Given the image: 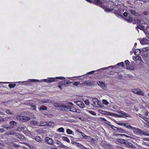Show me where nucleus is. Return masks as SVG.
Returning <instances> with one entry per match:
<instances>
[{
    "label": "nucleus",
    "mask_w": 149,
    "mask_h": 149,
    "mask_svg": "<svg viewBox=\"0 0 149 149\" xmlns=\"http://www.w3.org/2000/svg\"><path fill=\"white\" fill-rule=\"evenodd\" d=\"M130 129H132L133 130L134 132L135 133H138L140 134L144 135H149L148 134L146 133L144 131L138 128L131 126Z\"/></svg>",
    "instance_id": "f257e3e1"
},
{
    "label": "nucleus",
    "mask_w": 149,
    "mask_h": 149,
    "mask_svg": "<svg viewBox=\"0 0 149 149\" xmlns=\"http://www.w3.org/2000/svg\"><path fill=\"white\" fill-rule=\"evenodd\" d=\"M17 120L24 122L29 121L30 120V118L27 116H23L20 115H17L16 116Z\"/></svg>",
    "instance_id": "f03ea898"
},
{
    "label": "nucleus",
    "mask_w": 149,
    "mask_h": 149,
    "mask_svg": "<svg viewBox=\"0 0 149 149\" xmlns=\"http://www.w3.org/2000/svg\"><path fill=\"white\" fill-rule=\"evenodd\" d=\"M61 107L63 108L61 109L62 110H64L66 111H72V110H71V109L72 108V106L70 105H65L64 104H61Z\"/></svg>",
    "instance_id": "7ed1b4c3"
},
{
    "label": "nucleus",
    "mask_w": 149,
    "mask_h": 149,
    "mask_svg": "<svg viewBox=\"0 0 149 149\" xmlns=\"http://www.w3.org/2000/svg\"><path fill=\"white\" fill-rule=\"evenodd\" d=\"M47 125L49 127H52V122L50 121H40L39 122V126H44Z\"/></svg>",
    "instance_id": "20e7f679"
},
{
    "label": "nucleus",
    "mask_w": 149,
    "mask_h": 149,
    "mask_svg": "<svg viewBox=\"0 0 149 149\" xmlns=\"http://www.w3.org/2000/svg\"><path fill=\"white\" fill-rule=\"evenodd\" d=\"M101 113L103 114L109 115L112 116H119L118 114L104 111H102Z\"/></svg>",
    "instance_id": "39448f33"
},
{
    "label": "nucleus",
    "mask_w": 149,
    "mask_h": 149,
    "mask_svg": "<svg viewBox=\"0 0 149 149\" xmlns=\"http://www.w3.org/2000/svg\"><path fill=\"white\" fill-rule=\"evenodd\" d=\"M119 114H120V115H118L119 116H115L116 117H130V116L127 113H125V112L122 111H118V112Z\"/></svg>",
    "instance_id": "423d86ee"
},
{
    "label": "nucleus",
    "mask_w": 149,
    "mask_h": 149,
    "mask_svg": "<svg viewBox=\"0 0 149 149\" xmlns=\"http://www.w3.org/2000/svg\"><path fill=\"white\" fill-rule=\"evenodd\" d=\"M90 99L91 101L93 102L92 104H91L93 106L96 107L97 106V103L98 101L97 98L91 97Z\"/></svg>",
    "instance_id": "0eeeda50"
},
{
    "label": "nucleus",
    "mask_w": 149,
    "mask_h": 149,
    "mask_svg": "<svg viewBox=\"0 0 149 149\" xmlns=\"http://www.w3.org/2000/svg\"><path fill=\"white\" fill-rule=\"evenodd\" d=\"M45 140L49 144L51 145H54L53 141L52 139L49 137H47L45 138Z\"/></svg>",
    "instance_id": "6e6552de"
},
{
    "label": "nucleus",
    "mask_w": 149,
    "mask_h": 149,
    "mask_svg": "<svg viewBox=\"0 0 149 149\" xmlns=\"http://www.w3.org/2000/svg\"><path fill=\"white\" fill-rule=\"evenodd\" d=\"M99 86L104 90L107 89V86L102 81H99L97 83Z\"/></svg>",
    "instance_id": "1a4fd4ad"
},
{
    "label": "nucleus",
    "mask_w": 149,
    "mask_h": 149,
    "mask_svg": "<svg viewBox=\"0 0 149 149\" xmlns=\"http://www.w3.org/2000/svg\"><path fill=\"white\" fill-rule=\"evenodd\" d=\"M41 102L44 103H52L54 102V100L51 99H44L42 100Z\"/></svg>",
    "instance_id": "9d476101"
},
{
    "label": "nucleus",
    "mask_w": 149,
    "mask_h": 149,
    "mask_svg": "<svg viewBox=\"0 0 149 149\" xmlns=\"http://www.w3.org/2000/svg\"><path fill=\"white\" fill-rule=\"evenodd\" d=\"M125 145L127 146L128 147H131L132 148H134L135 147L134 145L132 144V143H130L128 141H126V142L125 143Z\"/></svg>",
    "instance_id": "9b49d317"
},
{
    "label": "nucleus",
    "mask_w": 149,
    "mask_h": 149,
    "mask_svg": "<svg viewBox=\"0 0 149 149\" xmlns=\"http://www.w3.org/2000/svg\"><path fill=\"white\" fill-rule=\"evenodd\" d=\"M30 124L32 126H39V121L33 120L31 121Z\"/></svg>",
    "instance_id": "f8f14e48"
},
{
    "label": "nucleus",
    "mask_w": 149,
    "mask_h": 149,
    "mask_svg": "<svg viewBox=\"0 0 149 149\" xmlns=\"http://www.w3.org/2000/svg\"><path fill=\"white\" fill-rule=\"evenodd\" d=\"M140 42L142 45L145 44H148L149 42L148 40L146 38H143L140 40Z\"/></svg>",
    "instance_id": "ddd939ff"
},
{
    "label": "nucleus",
    "mask_w": 149,
    "mask_h": 149,
    "mask_svg": "<svg viewBox=\"0 0 149 149\" xmlns=\"http://www.w3.org/2000/svg\"><path fill=\"white\" fill-rule=\"evenodd\" d=\"M9 124L10 126V127L13 128L17 126V123L14 121H12L9 123Z\"/></svg>",
    "instance_id": "4468645a"
},
{
    "label": "nucleus",
    "mask_w": 149,
    "mask_h": 149,
    "mask_svg": "<svg viewBox=\"0 0 149 149\" xmlns=\"http://www.w3.org/2000/svg\"><path fill=\"white\" fill-rule=\"evenodd\" d=\"M76 104L81 108H83L84 107V104L81 101H77L76 102Z\"/></svg>",
    "instance_id": "2eb2a0df"
},
{
    "label": "nucleus",
    "mask_w": 149,
    "mask_h": 149,
    "mask_svg": "<svg viewBox=\"0 0 149 149\" xmlns=\"http://www.w3.org/2000/svg\"><path fill=\"white\" fill-rule=\"evenodd\" d=\"M55 79L54 78H49L47 79H45L44 81L48 83H50L52 81H56Z\"/></svg>",
    "instance_id": "dca6fc26"
},
{
    "label": "nucleus",
    "mask_w": 149,
    "mask_h": 149,
    "mask_svg": "<svg viewBox=\"0 0 149 149\" xmlns=\"http://www.w3.org/2000/svg\"><path fill=\"white\" fill-rule=\"evenodd\" d=\"M15 135L17 138L22 139H25V137L23 135L20 134H16Z\"/></svg>",
    "instance_id": "f3484780"
},
{
    "label": "nucleus",
    "mask_w": 149,
    "mask_h": 149,
    "mask_svg": "<svg viewBox=\"0 0 149 149\" xmlns=\"http://www.w3.org/2000/svg\"><path fill=\"white\" fill-rule=\"evenodd\" d=\"M118 124L121 125H124L127 128H128L129 129H130L131 126L130 125H128L127 123H119Z\"/></svg>",
    "instance_id": "a211bd4d"
},
{
    "label": "nucleus",
    "mask_w": 149,
    "mask_h": 149,
    "mask_svg": "<svg viewBox=\"0 0 149 149\" xmlns=\"http://www.w3.org/2000/svg\"><path fill=\"white\" fill-rule=\"evenodd\" d=\"M5 134L8 136H14L16 134L15 133L13 132L12 131L9 132H6L5 133Z\"/></svg>",
    "instance_id": "6ab92c4d"
},
{
    "label": "nucleus",
    "mask_w": 149,
    "mask_h": 149,
    "mask_svg": "<svg viewBox=\"0 0 149 149\" xmlns=\"http://www.w3.org/2000/svg\"><path fill=\"white\" fill-rule=\"evenodd\" d=\"M134 19L133 17L128 16L126 19V20L128 22H131L133 21Z\"/></svg>",
    "instance_id": "aec40b11"
},
{
    "label": "nucleus",
    "mask_w": 149,
    "mask_h": 149,
    "mask_svg": "<svg viewBox=\"0 0 149 149\" xmlns=\"http://www.w3.org/2000/svg\"><path fill=\"white\" fill-rule=\"evenodd\" d=\"M117 141L119 142L122 143L124 144H125V143L126 142V141L125 140L123 139H117Z\"/></svg>",
    "instance_id": "412c9836"
},
{
    "label": "nucleus",
    "mask_w": 149,
    "mask_h": 149,
    "mask_svg": "<svg viewBox=\"0 0 149 149\" xmlns=\"http://www.w3.org/2000/svg\"><path fill=\"white\" fill-rule=\"evenodd\" d=\"M93 3L98 5L100 4H101L102 3L101 1H100V0H95L94 1Z\"/></svg>",
    "instance_id": "4be33fe9"
},
{
    "label": "nucleus",
    "mask_w": 149,
    "mask_h": 149,
    "mask_svg": "<svg viewBox=\"0 0 149 149\" xmlns=\"http://www.w3.org/2000/svg\"><path fill=\"white\" fill-rule=\"evenodd\" d=\"M76 146H78L81 148H84V147L83 145L78 143H76Z\"/></svg>",
    "instance_id": "5701e85b"
},
{
    "label": "nucleus",
    "mask_w": 149,
    "mask_h": 149,
    "mask_svg": "<svg viewBox=\"0 0 149 149\" xmlns=\"http://www.w3.org/2000/svg\"><path fill=\"white\" fill-rule=\"evenodd\" d=\"M34 138L36 141L38 142L41 141V139L39 136H36Z\"/></svg>",
    "instance_id": "b1692460"
},
{
    "label": "nucleus",
    "mask_w": 149,
    "mask_h": 149,
    "mask_svg": "<svg viewBox=\"0 0 149 149\" xmlns=\"http://www.w3.org/2000/svg\"><path fill=\"white\" fill-rule=\"evenodd\" d=\"M62 139L64 141H65L68 142H70V140L67 137L65 136H63Z\"/></svg>",
    "instance_id": "393cba45"
},
{
    "label": "nucleus",
    "mask_w": 149,
    "mask_h": 149,
    "mask_svg": "<svg viewBox=\"0 0 149 149\" xmlns=\"http://www.w3.org/2000/svg\"><path fill=\"white\" fill-rule=\"evenodd\" d=\"M47 109V107L44 106H41L40 108V109L41 110H46Z\"/></svg>",
    "instance_id": "a878e982"
},
{
    "label": "nucleus",
    "mask_w": 149,
    "mask_h": 149,
    "mask_svg": "<svg viewBox=\"0 0 149 149\" xmlns=\"http://www.w3.org/2000/svg\"><path fill=\"white\" fill-rule=\"evenodd\" d=\"M57 130L59 132L64 133V130L63 127H61L58 128Z\"/></svg>",
    "instance_id": "bb28decb"
},
{
    "label": "nucleus",
    "mask_w": 149,
    "mask_h": 149,
    "mask_svg": "<svg viewBox=\"0 0 149 149\" xmlns=\"http://www.w3.org/2000/svg\"><path fill=\"white\" fill-rule=\"evenodd\" d=\"M115 127L117 128V130L118 131L121 133H123L124 132V131L123 129L120 128H118L117 127Z\"/></svg>",
    "instance_id": "cd10ccee"
},
{
    "label": "nucleus",
    "mask_w": 149,
    "mask_h": 149,
    "mask_svg": "<svg viewBox=\"0 0 149 149\" xmlns=\"http://www.w3.org/2000/svg\"><path fill=\"white\" fill-rule=\"evenodd\" d=\"M5 112L6 113L8 114H11V115H13L14 114L12 112H11L10 110H9V109H7V110H6V111H5Z\"/></svg>",
    "instance_id": "c85d7f7f"
},
{
    "label": "nucleus",
    "mask_w": 149,
    "mask_h": 149,
    "mask_svg": "<svg viewBox=\"0 0 149 149\" xmlns=\"http://www.w3.org/2000/svg\"><path fill=\"white\" fill-rule=\"evenodd\" d=\"M10 118H11V117H6L5 118H4V119H0V121L3 122V121H4L5 120H9Z\"/></svg>",
    "instance_id": "c756f323"
},
{
    "label": "nucleus",
    "mask_w": 149,
    "mask_h": 149,
    "mask_svg": "<svg viewBox=\"0 0 149 149\" xmlns=\"http://www.w3.org/2000/svg\"><path fill=\"white\" fill-rule=\"evenodd\" d=\"M143 52H146L149 50V47H144L142 49Z\"/></svg>",
    "instance_id": "7c9ffc66"
},
{
    "label": "nucleus",
    "mask_w": 149,
    "mask_h": 149,
    "mask_svg": "<svg viewBox=\"0 0 149 149\" xmlns=\"http://www.w3.org/2000/svg\"><path fill=\"white\" fill-rule=\"evenodd\" d=\"M91 84V83L89 81H86L85 82L83 83H82V85H90Z\"/></svg>",
    "instance_id": "2f4dec72"
},
{
    "label": "nucleus",
    "mask_w": 149,
    "mask_h": 149,
    "mask_svg": "<svg viewBox=\"0 0 149 149\" xmlns=\"http://www.w3.org/2000/svg\"><path fill=\"white\" fill-rule=\"evenodd\" d=\"M143 26H141L139 25L137 26V27H136V28L138 31H139V30L138 29H139L140 30H142L143 29Z\"/></svg>",
    "instance_id": "473e14b6"
},
{
    "label": "nucleus",
    "mask_w": 149,
    "mask_h": 149,
    "mask_svg": "<svg viewBox=\"0 0 149 149\" xmlns=\"http://www.w3.org/2000/svg\"><path fill=\"white\" fill-rule=\"evenodd\" d=\"M54 105L56 107H61V104L59 103H55L54 104Z\"/></svg>",
    "instance_id": "72a5a7b5"
},
{
    "label": "nucleus",
    "mask_w": 149,
    "mask_h": 149,
    "mask_svg": "<svg viewBox=\"0 0 149 149\" xmlns=\"http://www.w3.org/2000/svg\"><path fill=\"white\" fill-rule=\"evenodd\" d=\"M67 133L69 134H71L73 133V132L69 129H67L66 130Z\"/></svg>",
    "instance_id": "f704fd0d"
},
{
    "label": "nucleus",
    "mask_w": 149,
    "mask_h": 149,
    "mask_svg": "<svg viewBox=\"0 0 149 149\" xmlns=\"http://www.w3.org/2000/svg\"><path fill=\"white\" fill-rule=\"evenodd\" d=\"M80 133L81 134L82 136L85 139H88V136L85 135L82 132H80Z\"/></svg>",
    "instance_id": "c9c22d12"
},
{
    "label": "nucleus",
    "mask_w": 149,
    "mask_h": 149,
    "mask_svg": "<svg viewBox=\"0 0 149 149\" xmlns=\"http://www.w3.org/2000/svg\"><path fill=\"white\" fill-rule=\"evenodd\" d=\"M130 12L131 13L132 15H135L136 14V12L135 11L133 10H129Z\"/></svg>",
    "instance_id": "e433bc0d"
},
{
    "label": "nucleus",
    "mask_w": 149,
    "mask_h": 149,
    "mask_svg": "<svg viewBox=\"0 0 149 149\" xmlns=\"http://www.w3.org/2000/svg\"><path fill=\"white\" fill-rule=\"evenodd\" d=\"M137 94L140 95H143V93L141 90H138Z\"/></svg>",
    "instance_id": "4c0bfd02"
},
{
    "label": "nucleus",
    "mask_w": 149,
    "mask_h": 149,
    "mask_svg": "<svg viewBox=\"0 0 149 149\" xmlns=\"http://www.w3.org/2000/svg\"><path fill=\"white\" fill-rule=\"evenodd\" d=\"M16 85L15 84H9L8 86L10 88H14L15 86Z\"/></svg>",
    "instance_id": "58836bf2"
},
{
    "label": "nucleus",
    "mask_w": 149,
    "mask_h": 149,
    "mask_svg": "<svg viewBox=\"0 0 149 149\" xmlns=\"http://www.w3.org/2000/svg\"><path fill=\"white\" fill-rule=\"evenodd\" d=\"M88 112L93 115H96V113L92 111H88Z\"/></svg>",
    "instance_id": "ea45409f"
},
{
    "label": "nucleus",
    "mask_w": 149,
    "mask_h": 149,
    "mask_svg": "<svg viewBox=\"0 0 149 149\" xmlns=\"http://www.w3.org/2000/svg\"><path fill=\"white\" fill-rule=\"evenodd\" d=\"M84 103L87 105L90 104V102L88 100H86L84 101Z\"/></svg>",
    "instance_id": "a19ab883"
},
{
    "label": "nucleus",
    "mask_w": 149,
    "mask_h": 149,
    "mask_svg": "<svg viewBox=\"0 0 149 149\" xmlns=\"http://www.w3.org/2000/svg\"><path fill=\"white\" fill-rule=\"evenodd\" d=\"M102 102L105 105H107L109 103L106 100H102Z\"/></svg>",
    "instance_id": "79ce46f5"
},
{
    "label": "nucleus",
    "mask_w": 149,
    "mask_h": 149,
    "mask_svg": "<svg viewBox=\"0 0 149 149\" xmlns=\"http://www.w3.org/2000/svg\"><path fill=\"white\" fill-rule=\"evenodd\" d=\"M144 33H145L146 35V37L148 38H149V33L146 32L145 31H144Z\"/></svg>",
    "instance_id": "37998d69"
},
{
    "label": "nucleus",
    "mask_w": 149,
    "mask_h": 149,
    "mask_svg": "<svg viewBox=\"0 0 149 149\" xmlns=\"http://www.w3.org/2000/svg\"><path fill=\"white\" fill-rule=\"evenodd\" d=\"M56 79L64 80L65 79V78L64 77H56Z\"/></svg>",
    "instance_id": "c03bdc74"
},
{
    "label": "nucleus",
    "mask_w": 149,
    "mask_h": 149,
    "mask_svg": "<svg viewBox=\"0 0 149 149\" xmlns=\"http://www.w3.org/2000/svg\"><path fill=\"white\" fill-rule=\"evenodd\" d=\"M143 14L144 15H148L149 14V12L148 11H145L143 13Z\"/></svg>",
    "instance_id": "a18cd8bd"
},
{
    "label": "nucleus",
    "mask_w": 149,
    "mask_h": 149,
    "mask_svg": "<svg viewBox=\"0 0 149 149\" xmlns=\"http://www.w3.org/2000/svg\"><path fill=\"white\" fill-rule=\"evenodd\" d=\"M105 123L110 126H113L110 124L111 123L109 121H107Z\"/></svg>",
    "instance_id": "49530a36"
},
{
    "label": "nucleus",
    "mask_w": 149,
    "mask_h": 149,
    "mask_svg": "<svg viewBox=\"0 0 149 149\" xmlns=\"http://www.w3.org/2000/svg\"><path fill=\"white\" fill-rule=\"evenodd\" d=\"M59 146H60L61 147L64 148L65 149L66 148H65V147H67L66 146H65L64 145L62 144V143L60 144V145H59Z\"/></svg>",
    "instance_id": "de8ad7c7"
},
{
    "label": "nucleus",
    "mask_w": 149,
    "mask_h": 149,
    "mask_svg": "<svg viewBox=\"0 0 149 149\" xmlns=\"http://www.w3.org/2000/svg\"><path fill=\"white\" fill-rule=\"evenodd\" d=\"M79 83H80L79 82H75L73 83V85H74L77 86V85H78V84H79Z\"/></svg>",
    "instance_id": "09e8293b"
},
{
    "label": "nucleus",
    "mask_w": 149,
    "mask_h": 149,
    "mask_svg": "<svg viewBox=\"0 0 149 149\" xmlns=\"http://www.w3.org/2000/svg\"><path fill=\"white\" fill-rule=\"evenodd\" d=\"M129 63L130 62L128 60H126L125 61V63L126 65H128L129 64Z\"/></svg>",
    "instance_id": "8fccbe9b"
},
{
    "label": "nucleus",
    "mask_w": 149,
    "mask_h": 149,
    "mask_svg": "<svg viewBox=\"0 0 149 149\" xmlns=\"http://www.w3.org/2000/svg\"><path fill=\"white\" fill-rule=\"evenodd\" d=\"M30 80L31 82L38 81V80L36 79H30Z\"/></svg>",
    "instance_id": "3c124183"
},
{
    "label": "nucleus",
    "mask_w": 149,
    "mask_h": 149,
    "mask_svg": "<svg viewBox=\"0 0 149 149\" xmlns=\"http://www.w3.org/2000/svg\"><path fill=\"white\" fill-rule=\"evenodd\" d=\"M118 65H122L123 66L124 65V63L123 62H121L120 63H119L118 64Z\"/></svg>",
    "instance_id": "603ef678"
},
{
    "label": "nucleus",
    "mask_w": 149,
    "mask_h": 149,
    "mask_svg": "<svg viewBox=\"0 0 149 149\" xmlns=\"http://www.w3.org/2000/svg\"><path fill=\"white\" fill-rule=\"evenodd\" d=\"M31 106H32L33 107V108L34 109H35L36 108V106L33 104H30V105Z\"/></svg>",
    "instance_id": "864d4df0"
},
{
    "label": "nucleus",
    "mask_w": 149,
    "mask_h": 149,
    "mask_svg": "<svg viewBox=\"0 0 149 149\" xmlns=\"http://www.w3.org/2000/svg\"><path fill=\"white\" fill-rule=\"evenodd\" d=\"M95 72L94 71H92L90 72H88L87 73V74H92L94 73V72Z\"/></svg>",
    "instance_id": "5fc2aeb1"
},
{
    "label": "nucleus",
    "mask_w": 149,
    "mask_h": 149,
    "mask_svg": "<svg viewBox=\"0 0 149 149\" xmlns=\"http://www.w3.org/2000/svg\"><path fill=\"white\" fill-rule=\"evenodd\" d=\"M100 119L102 120V121H104L106 122H107V121L104 118H100Z\"/></svg>",
    "instance_id": "6e6d98bb"
},
{
    "label": "nucleus",
    "mask_w": 149,
    "mask_h": 149,
    "mask_svg": "<svg viewBox=\"0 0 149 149\" xmlns=\"http://www.w3.org/2000/svg\"><path fill=\"white\" fill-rule=\"evenodd\" d=\"M61 83L62 84H65V81H61Z\"/></svg>",
    "instance_id": "4d7b16f0"
},
{
    "label": "nucleus",
    "mask_w": 149,
    "mask_h": 149,
    "mask_svg": "<svg viewBox=\"0 0 149 149\" xmlns=\"http://www.w3.org/2000/svg\"><path fill=\"white\" fill-rule=\"evenodd\" d=\"M11 128H12L11 127H10V126H8V127H6V129H7L8 130H10L11 129Z\"/></svg>",
    "instance_id": "13d9d810"
},
{
    "label": "nucleus",
    "mask_w": 149,
    "mask_h": 149,
    "mask_svg": "<svg viewBox=\"0 0 149 149\" xmlns=\"http://www.w3.org/2000/svg\"><path fill=\"white\" fill-rule=\"evenodd\" d=\"M123 15L125 16H127V13L126 12H125L123 13Z\"/></svg>",
    "instance_id": "bf43d9fd"
},
{
    "label": "nucleus",
    "mask_w": 149,
    "mask_h": 149,
    "mask_svg": "<svg viewBox=\"0 0 149 149\" xmlns=\"http://www.w3.org/2000/svg\"><path fill=\"white\" fill-rule=\"evenodd\" d=\"M138 90L137 89H134V91H133V92L135 93H137Z\"/></svg>",
    "instance_id": "052dcab7"
},
{
    "label": "nucleus",
    "mask_w": 149,
    "mask_h": 149,
    "mask_svg": "<svg viewBox=\"0 0 149 149\" xmlns=\"http://www.w3.org/2000/svg\"><path fill=\"white\" fill-rule=\"evenodd\" d=\"M0 130H1V132H3L5 131V130L3 128H0Z\"/></svg>",
    "instance_id": "680f3d73"
},
{
    "label": "nucleus",
    "mask_w": 149,
    "mask_h": 149,
    "mask_svg": "<svg viewBox=\"0 0 149 149\" xmlns=\"http://www.w3.org/2000/svg\"><path fill=\"white\" fill-rule=\"evenodd\" d=\"M13 146L15 147H18L19 146L18 145L16 144H13Z\"/></svg>",
    "instance_id": "e2e57ef3"
},
{
    "label": "nucleus",
    "mask_w": 149,
    "mask_h": 149,
    "mask_svg": "<svg viewBox=\"0 0 149 149\" xmlns=\"http://www.w3.org/2000/svg\"><path fill=\"white\" fill-rule=\"evenodd\" d=\"M24 104H26V105H30V103H29L25 102V103H24Z\"/></svg>",
    "instance_id": "0e129e2a"
},
{
    "label": "nucleus",
    "mask_w": 149,
    "mask_h": 149,
    "mask_svg": "<svg viewBox=\"0 0 149 149\" xmlns=\"http://www.w3.org/2000/svg\"><path fill=\"white\" fill-rule=\"evenodd\" d=\"M118 135H119V136H125L126 137H127V136L126 135H125V134H118Z\"/></svg>",
    "instance_id": "69168bd1"
},
{
    "label": "nucleus",
    "mask_w": 149,
    "mask_h": 149,
    "mask_svg": "<svg viewBox=\"0 0 149 149\" xmlns=\"http://www.w3.org/2000/svg\"><path fill=\"white\" fill-rule=\"evenodd\" d=\"M58 87L61 89H62V87L61 86L59 85L58 86Z\"/></svg>",
    "instance_id": "338daca9"
},
{
    "label": "nucleus",
    "mask_w": 149,
    "mask_h": 149,
    "mask_svg": "<svg viewBox=\"0 0 149 149\" xmlns=\"http://www.w3.org/2000/svg\"><path fill=\"white\" fill-rule=\"evenodd\" d=\"M105 10V11H111V10H110L109 9H108V8L107 9Z\"/></svg>",
    "instance_id": "774afa93"
}]
</instances>
